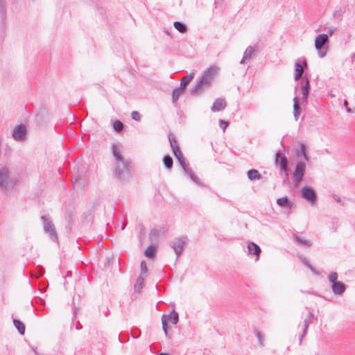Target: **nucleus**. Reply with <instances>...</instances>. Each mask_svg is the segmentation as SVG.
I'll use <instances>...</instances> for the list:
<instances>
[{
  "label": "nucleus",
  "instance_id": "a211bd4d",
  "mask_svg": "<svg viewBox=\"0 0 355 355\" xmlns=\"http://www.w3.org/2000/svg\"><path fill=\"white\" fill-rule=\"evenodd\" d=\"M299 146L300 150H297L296 154L299 157H302L300 160H302V162H306L309 160V156L307 155L306 153V145L302 143H300Z\"/></svg>",
  "mask_w": 355,
  "mask_h": 355
},
{
  "label": "nucleus",
  "instance_id": "cd10ccee",
  "mask_svg": "<svg viewBox=\"0 0 355 355\" xmlns=\"http://www.w3.org/2000/svg\"><path fill=\"white\" fill-rule=\"evenodd\" d=\"M163 163L167 169L171 170L173 167V161L171 156L165 155L163 158Z\"/></svg>",
  "mask_w": 355,
  "mask_h": 355
},
{
  "label": "nucleus",
  "instance_id": "a18cd8bd",
  "mask_svg": "<svg viewBox=\"0 0 355 355\" xmlns=\"http://www.w3.org/2000/svg\"><path fill=\"white\" fill-rule=\"evenodd\" d=\"M303 64H304V66L305 67H307V62H306V60H304V62H303Z\"/></svg>",
  "mask_w": 355,
  "mask_h": 355
},
{
  "label": "nucleus",
  "instance_id": "c9c22d12",
  "mask_svg": "<svg viewBox=\"0 0 355 355\" xmlns=\"http://www.w3.org/2000/svg\"><path fill=\"white\" fill-rule=\"evenodd\" d=\"M146 277L144 276H142V275H139V277L137 278V282H136V284L135 286V289H137L138 287H140L141 286L144 281V279H145Z\"/></svg>",
  "mask_w": 355,
  "mask_h": 355
},
{
  "label": "nucleus",
  "instance_id": "0eeeda50",
  "mask_svg": "<svg viewBox=\"0 0 355 355\" xmlns=\"http://www.w3.org/2000/svg\"><path fill=\"white\" fill-rule=\"evenodd\" d=\"M305 169L306 162H302V160H298L293 172V179L296 184H299L302 181Z\"/></svg>",
  "mask_w": 355,
  "mask_h": 355
},
{
  "label": "nucleus",
  "instance_id": "09e8293b",
  "mask_svg": "<svg viewBox=\"0 0 355 355\" xmlns=\"http://www.w3.org/2000/svg\"><path fill=\"white\" fill-rule=\"evenodd\" d=\"M132 337H134V338H138V337H139V336H137V334H135V335H134V334H132Z\"/></svg>",
  "mask_w": 355,
  "mask_h": 355
},
{
  "label": "nucleus",
  "instance_id": "aec40b11",
  "mask_svg": "<svg viewBox=\"0 0 355 355\" xmlns=\"http://www.w3.org/2000/svg\"><path fill=\"white\" fill-rule=\"evenodd\" d=\"M195 73L191 72L189 75L184 76L180 82V89L184 90L187 87V86L189 84V83L193 79Z\"/></svg>",
  "mask_w": 355,
  "mask_h": 355
},
{
  "label": "nucleus",
  "instance_id": "6e6552de",
  "mask_svg": "<svg viewBox=\"0 0 355 355\" xmlns=\"http://www.w3.org/2000/svg\"><path fill=\"white\" fill-rule=\"evenodd\" d=\"M187 238L182 236L180 238L175 239L171 242V247L175 251L177 257H179L181 254L182 252L183 251L184 244L186 243Z\"/></svg>",
  "mask_w": 355,
  "mask_h": 355
},
{
  "label": "nucleus",
  "instance_id": "b1692460",
  "mask_svg": "<svg viewBox=\"0 0 355 355\" xmlns=\"http://www.w3.org/2000/svg\"><path fill=\"white\" fill-rule=\"evenodd\" d=\"M294 240L296 243L300 244V245L305 246H311L312 245V243L311 241L304 239V237H301L300 236L294 235Z\"/></svg>",
  "mask_w": 355,
  "mask_h": 355
},
{
  "label": "nucleus",
  "instance_id": "c03bdc74",
  "mask_svg": "<svg viewBox=\"0 0 355 355\" xmlns=\"http://www.w3.org/2000/svg\"><path fill=\"white\" fill-rule=\"evenodd\" d=\"M334 200H335L336 202H339V203H340V204H341V205H343V204L341 202V199H340V197H338V196H334Z\"/></svg>",
  "mask_w": 355,
  "mask_h": 355
},
{
  "label": "nucleus",
  "instance_id": "c756f323",
  "mask_svg": "<svg viewBox=\"0 0 355 355\" xmlns=\"http://www.w3.org/2000/svg\"><path fill=\"white\" fill-rule=\"evenodd\" d=\"M156 252V248L153 245L148 246L145 250L144 254L148 258H153L155 257Z\"/></svg>",
  "mask_w": 355,
  "mask_h": 355
},
{
  "label": "nucleus",
  "instance_id": "72a5a7b5",
  "mask_svg": "<svg viewBox=\"0 0 355 355\" xmlns=\"http://www.w3.org/2000/svg\"><path fill=\"white\" fill-rule=\"evenodd\" d=\"M113 128L116 132H120L123 128V124L120 121H114V123L113 124Z\"/></svg>",
  "mask_w": 355,
  "mask_h": 355
},
{
  "label": "nucleus",
  "instance_id": "37998d69",
  "mask_svg": "<svg viewBox=\"0 0 355 355\" xmlns=\"http://www.w3.org/2000/svg\"><path fill=\"white\" fill-rule=\"evenodd\" d=\"M343 105H344V106L346 107V110H347V112L350 113V112H352V110H351V108L348 107V102H347V100H345V101H344V102H343Z\"/></svg>",
  "mask_w": 355,
  "mask_h": 355
},
{
  "label": "nucleus",
  "instance_id": "7c9ffc66",
  "mask_svg": "<svg viewBox=\"0 0 355 355\" xmlns=\"http://www.w3.org/2000/svg\"><path fill=\"white\" fill-rule=\"evenodd\" d=\"M168 320L173 324L178 323L179 320V315L175 311H173L168 315Z\"/></svg>",
  "mask_w": 355,
  "mask_h": 355
},
{
  "label": "nucleus",
  "instance_id": "f03ea898",
  "mask_svg": "<svg viewBox=\"0 0 355 355\" xmlns=\"http://www.w3.org/2000/svg\"><path fill=\"white\" fill-rule=\"evenodd\" d=\"M217 68L216 67H210L204 71L200 80L196 85L191 89V93L193 95L198 94L202 90L210 85L214 76L216 74Z\"/></svg>",
  "mask_w": 355,
  "mask_h": 355
},
{
  "label": "nucleus",
  "instance_id": "20e7f679",
  "mask_svg": "<svg viewBox=\"0 0 355 355\" xmlns=\"http://www.w3.org/2000/svg\"><path fill=\"white\" fill-rule=\"evenodd\" d=\"M329 282L331 284V289L335 295H341L346 290L345 285L338 281V274L336 272H331L328 275Z\"/></svg>",
  "mask_w": 355,
  "mask_h": 355
},
{
  "label": "nucleus",
  "instance_id": "f257e3e1",
  "mask_svg": "<svg viewBox=\"0 0 355 355\" xmlns=\"http://www.w3.org/2000/svg\"><path fill=\"white\" fill-rule=\"evenodd\" d=\"M112 153L115 159V175L120 180H125L130 176V167L129 162L125 160L116 144L112 145Z\"/></svg>",
  "mask_w": 355,
  "mask_h": 355
},
{
  "label": "nucleus",
  "instance_id": "2f4dec72",
  "mask_svg": "<svg viewBox=\"0 0 355 355\" xmlns=\"http://www.w3.org/2000/svg\"><path fill=\"white\" fill-rule=\"evenodd\" d=\"M184 90L180 89V87L174 89L172 94L173 101L175 102L178 100L180 96L183 93Z\"/></svg>",
  "mask_w": 355,
  "mask_h": 355
},
{
  "label": "nucleus",
  "instance_id": "f3484780",
  "mask_svg": "<svg viewBox=\"0 0 355 355\" xmlns=\"http://www.w3.org/2000/svg\"><path fill=\"white\" fill-rule=\"evenodd\" d=\"M255 55V51L254 47L248 46L243 53L241 64H244L246 61L253 59Z\"/></svg>",
  "mask_w": 355,
  "mask_h": 355
},
{
  "label": "nucleus",
  "instance_id": "a19ab883",
  "mask_svg": "<svg viewBox=\"0 0 355 355\" xmlns=\"http://www.w3.org/2000/svg\"><path fill=\"white\" fill-rule=\"evenodd\" d=\"M326 53H327V50H323L322 48L320 50H318V55L320 58L324 57Z\"/></svg>",
  "mask_w": 355,
  "mask_h": 355
},
{
  "label": "nucleus",
  "instance_id": "ddd939ff",
  "mask_svg": "<svg viewBox=\"0 0 355 355\" xmlns=\"http://www.w3.org/2000/svg\"><path fill=\"white\" fill-rule=\"evenodd\" d=\"M26 135V128L23 125H17L12 132L13 138L17 141H22Z\"/></svg>",
  "mask_w": 355,
  "mask_h": 355
},
{
  "label": "nucleus",
  "instance_id": "ea45409f",
  "mask_svg": "<svg viewBox=\"0 0 355 355\" xmlns=\"http://www.w3.org/2000/svg\"><path fill=\"white\" fill-rule=\"evenodd\" d=\"M219 125H220V128L225 131L226 128L227 127L228 125V122L227 121H223V120H219Z\"/></svg>",
  "mask_w": 355,
  "mask_h": 355
},
{
  "label": "nucleus",
  "instance_id": "f8f14e48",
  "mask_svg": "<svg viewBox=\"0 0 355 355\" xmlns=\"http://www.w3.org/2000/svg\"><path fill=\"white\" fill-rule=\"evenodd\" d=\"M300 84L301 85V89H302V99L303 101H306L308 99L309 90H310L309 80L306 78H303L300 80Z\"/></svg>",
  "mask_w": 355,
  "mask_h": 355
},
{
  "label": "nucleus",
  "instance_id": "58836bf2",
  "mask_svg": "<svg viewBox=\"0 0 355 355\" xmlns=\"http://www.w3.org/2000/svg\"><path fill=\"white\" fill-rule=\"evenodd\" d=\"M131 116H132V119L135 120V121H140V119H141V115L137 111L132 112Z\"/></svg>",
  "mask_w": 355,
  "mask_h": 355
},
{
  "label": "nucleus",
  "instance_id": "39448f33",
  "mask_svg": "<svg viewBox=\"0 0 355 355\" xmlns=\"http://www.w3.org/2000/svg\"><path fill=\"white\" fill-rule=\"evenodd\" d=\"M168 139H169L171 147L173 150V153L174 155L178 160L182 168H185V166L187 165L186 164L185 159H184V156L178 145V143H177V141H176L175 137L173 135L170 134L168 135Z\"/></svg>",
  "mask_w": 355,
  "mask_h": 355
},
{
  "label": "nucleus",
  "instance_id": "5701e85b",
  "mask_svg": "<svg viewBox=\"0 0 355 355\" xmlns=\"http://www.w3.org/2000/svg\"><path fill=\"white\" fill-rule=\"evenodd\" d=\"M300 114V108L299 106V99L297 97H295L293 98V115H294L295 120L298 119Z\"/></svg>",
  "mask_w": 355,
  "mask_h": 355
},
{
  "label": "nucleus",
  "instance_id": "c85d7f7f",
  "mask_svg": "<svg viewBox=\"0 0 355 355\" xmlns=\"http://www.w3.org/2000/svg\"><path fill=\"white\" fill-rule=\"evenodd\" d=\"M277 204L282 207H285V208L290 207V204H289L288 199L287 197H283V198H278L277 200Z\"/></svg>",
  "mask_w": 355,
  "mask_h": 355
},
{
  "label": "nucleus",
  "instance_id": "de8ad7c7",
  "mask_svg": "<svg viewBox=\"0 0 355 355\" xmlns=\"http://www.w3.org/2000/svg\"><path fill=\"white\" fill-rule=\"evenodd\" d=\"M132 337H134V338H138V337H139V336H137V334H135V335H134V334H132Z\"/></svg>",
  "mask_w": 355,
  "mask_h": 355
},
{
  "label": "nucleus",
  "instance_id": "393cba45",
  "mask_svg": "<svg viewBox=\"0 0 355 355\" xmlns=\"http://www.w3.org/2000/svg\"><path fill=\"white\" fill-rule=\"evenodd\" d=\"M248 177L250 180H257L261 178V174L256 169H250L248 171Z\"/></svg>",
  "mask_w": 355,
  "mask_h": 355
},
{
  "label": "nucleus",
  "instance_id": "e433bc0d",
  "mask_svg": "<svg viewBox=\"0 0 355 355\" xmlns=\"http://www.w3.org/2000/svg\"><path fill=\"white\" fill-rule=\"evenodd\" d=\"M166 316L165 315H164L162 318V329L165 333V335L167 336H168V331H167V324H166Z\"/></svg>",
  "mask_w": 355,
  "mask_h": 355
},
{
  "label": "nucleus",
  "instance_id": "4c0bfd02",
  "mask_svg": "<svg viewBox=\"0 0 355 355\" xmlns=\"http://www.w3.org/2000/svg\"><path fill=\"white\" fill-rule=\"evenodd\" d=\"M255 334H256V336L259 340V343H260L261 345H264V340H263V336H261L260 331L256 330L255 331Z\"/></svg>",
  "mask_w": 355,
  "mask_h": 355
},
{
  "label": "nucleus",
  "instance_id": "2eb2a0df",
  "mask_svg": "<svg viewBox=\"0 0 355 355\" xmlns=\"http://www.w3.org/2000/svg\"><path fill=\"white\" fill-rule=\"evenodd\" d=\"M227 106V103L225 99L223 98H216L214 102L211 110L212 112H218L224 110Z\"/></svg>",
  "mask_w": 355,
  "mask_h": 355
},
{
  "label": "nucleus",
  "instance_id": "423d86ee",
  "mask_svg": "<svg viewBox=\"0 0 355 355\" xmlns=\"http://www.w3.org/2000/svg\"><path fill=\"white\" fill-rule=\"evenodd\" d=\"M41 219L42 220L43 222V227L44 231L50 235L51 239L53 241H56L58 240V235L55 231V228L53 224L52 223L51 220L44 216H42Z\"/></svg>",
  "mask_w": 355,
  "mask_h": 355
},
{
  "label": "nucleus",
  "instance_id": "bb28decb",
  "mask_svg": "<svg viewBox=\"0 0 355 355\" xmlns=\"http://www.w3.org/2000/svg\"><path fill=\"white\" fill-rule=\"evenodd\" d=\"M173 26L181 33H184L187 31V26L180 21H175Z\"/></svg>",
  "mask_w": 355,
  "mask_h": 355
},
{
  "label": "nucleus",
  "instance_id": "dca6fc26",
  "mask_svg": "<svg viewBox=\"0 0 355 355\" xmlns=\"http://www.w3.org/2000/svg\"><path fill=\"white\" fill-rule=\"evenodd\" d=\"M328 42V35L320 34L315 40V47L317 50H320Z\"/></svg>",
  "mask_w": 355,
  "mask_h": 355
},
{
  "label": "nucleus",
  "instance_id": "4be33fe9",
  "mask_svg": "<svg viewBox=\"0 0 355 355\" xmlns=\"http://www.w3.org/2000/svg\"><path fill=\"white\" fill-rule=\"evenodd\" d=\"M303 72H304V69H303L302 67L298 62H296L295 64V80H297L300 78H301L303 74Z\"/></svg>",
  "mask_w": 355,
  "mask_h": 355
},
{
  "label": "nucleus",
  "instance_id": "9d476101",
  "mask_svg": "<svg viewBox=\"0 0 355 355\" xmlns=\"http://www.w3.org/2000/svg\"><path fill=\"white\" fill-rule=\"evenodd\" d=\"M166 230L164 227H155L150 230L149 237L152 242L157 241L166 234Z\"/></svg>",
  "mask_w": 355,
  "mask_h": 355
},
{
  "label": "nucleus",
  "instance_id": "49530a36",
  "mask_svg": "<svg viewBox=\"0 0 355 355\" xmlns=\"http://www.w3.org/2000/svg\"><path fill=\"white\" fill-rule=\"evenodd\" d=\"M158 355H170V354H166V353H160V354H158Z\"/></svg>",
  "mask_w": 355,
  "mask_h": 355
},
{
  "label": "nucleus",
  "instance_id": "6ab92c4d",
  "mask_svg": "<svg viewBox=\"0 0 355 355\" xmlns=\"http://www.w3.org/2000/svg\"><path fill=\"white\" fill-rule=\"evenodd\" d=\"M248 253L250 254H254V255H256L257 257H259V254L261 253V248H259V246L253 243V242H250L249 243L248 245ZM258 259V258H257V260Z\"/></svg>",
  "mask_w": 355,
  "mask_h": 355
},
{
  "label": "nucleus",
  "instance_id": "8fccbe9b",
  "mask_svg": "<svg viewBox=\"0 0 355 355\" xmlns=\"http://www.w3.org/2000/svg\"><path fill=\"white\" fill-rule=\"evenodd\" d=\"M125 226V224H124L123 226L122 227V230H124Z\"/></svg>",
  "mask_w": 355,
  "mask_h": 355
},
{
  "label": "nucleus",
  "instance_id": "a878e982",
  "mask_svg": "<svg viewBox=\"0 0 355 355\" xmlns=\"http://www.w3.org/2000/svg\"><path fill=\"white\" fill-rule=\"evenodd\" d=\"M13 324L15 328L18 330L19 333L24 335L25 333V325L20 320L13 319Z\"/></svg>",
  "mask_w": 355,
  "mask_h": 355
},
{
  "label": "nucleus",
  "instance_id": "9b49d317",
  "mask_svg": "<svg viewBox=\"0 0 355 355\" xmlns=\"http://www.w3.org/2000/svg\"><path fill=\"white\" fill-rule=\"evenodd\" d=\"M275 163L279 165L280 169L284 171L286 175H288V160L287 158L284 155H282L280 152L276 153Z\"/></svg>",
  "mask_w": 355,
  "mask_h": 355
},
{
  "label": "nucleus",
  "instance_id": "f704fd0d",
  "mask_svg": "<svg viewBox=\"0 0 355 355\" xmlns=\"http://www.w3.org/2000/svg\"><path fill=\"white\" fill-rule=\"evenodd\" d=\"M147 271H148V268L146 266V263L144 261H142L141 262V274H140V275L146 277Z\"/></svg>",
  "mask_w": 355,
  "mask_h": 355
},
{
  "label": "nucleus",
  "instance_id": "7ed1b4c3",
  "mask_svg": "<svg viewBox=\"0 0 355 355\" xmlns=\"http://www.w3.org/2000/svg\"><path fill=\"white\" fill-rule=\"evenodd\" d=\"M15 185V180L10 176V172L8 166L0 168V187L4 189L12 188Z\"/></svg>",
  "mask_w": 355,
  "mask_h": 355
},
{
  "label": "nucleus",
  "instance_id": "4468645a",
  "mask_svg": "<svg viewBox=\"0 0 355 355\" xmlns=\"http://www.w3.org/2000/svg\"><path fill=\"white\" fill-rule=\"evenodd\" d=\"M313 320V315L311 312H309L303 322V331H302V334L301 335V336L300 338V344L302 343L303 338L306 334L308 327L312 322Z\"/></svg>",
  "mask_w": 355,
  "mask_h": 355
},
{
  "label": "nucleus",
  "instance_id": "79ce46f5",
  "mask_svg": "<svg viewBox=\"0 0 355 355\" xmlns=\"http://www.w3.org/2000/svg\"><path fill=\"white\" fill-rule=\"evenodd\" d=\"M336 29V28L335 27H330L328 29L327 34V35H328V37L331 36L334 34V33L335 32Z\"/></svg>",
  "mask_w": 355,
  "mask_h": 355
},
{
  "label": "nucleus",
  "instance_id": "473e14b6",
  "mask_svg": "<svg viewBox=\"0 0 355 355\" xmlns=\"http://www.w3.org/2000/svg\"><path fill=\"white\" fill-rule=\"evenodd\" d=\"M301 261L305 266L309 267L312 272L316 275H319L318 271L315 270V268L310 263L309 261L306 257H302Z\"/></svg>",
  "mask_w": 355,
  "mask_h": 355
},
{
  "label": "nucleus",
  "instance_id": "1a4fd4ad",
  "mask_svg": "<svg viewBox=\"0 0 355 355\" xmlns=\"http://www.w3.org/2000/svg\"><path fill=\"white\" fill-rule=\"evenodd\" d=\"M301 196L311 204L316 201V193L313 189L304 187L301 190Z\"/></svg>",
  "mask_w": 355,
  "mask_h": 355
},
{
  "label": "nucleus",
  "instance_id": "412c9836",
  "mask_svg": "<svg viewBox=\"0 0 355 355\" xmlns=\"http://www.w3.org/2000/svg\"><path fill=\"white\" fill-rule=\"evenodd\" d=\"M184 173L189 176V178L196 183L200 184V180L198 178V177L194 173L192 168L189 167L188 166H186L185 168H183Z\"/></svg>",
  "mask_w": 355,
  "mask_h": 355
}]
</instances>
